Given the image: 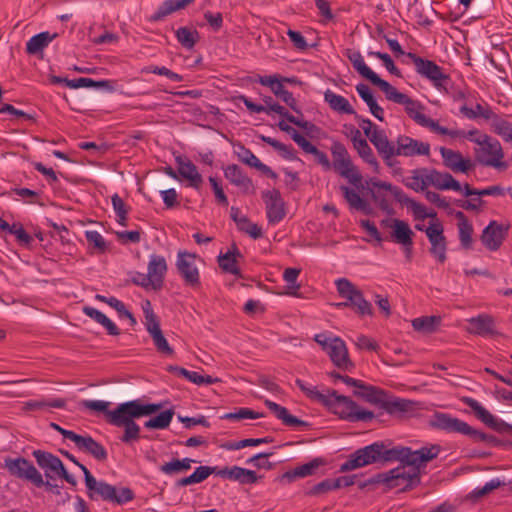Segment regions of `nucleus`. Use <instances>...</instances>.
<instances>
[{"label": "nucleus", "mask_w": 512, "mask_h": 512, "mask_svg": "<svg viewBox=\"0 0 512 512\" xmlns=\"http://www.w3.org/2000/svg\"><path fill=\"white\" fill-rule=\"evenodd\" d=\"M439 452L438 445L422 447L414 451L402 446L386 447V466L399 461L396 467L386 472V489L396 488L404 491L419 482L420 466L436 458Z\"/></svg>", "instance_id": "1"}, {"label": "nucleus", "mask_w": 512, "mask_h": 512, "mask_svg": "<svg viewBox=\"0 0 512 512\" xmlns=\"http://www.w3.org/2000/svg\"><path fill=\"white\" fill-rule=\"evenodd\" d=\"M80 406L103 413L112 426L123 427L124 433L120 440L125 444H132L140 439V426L135 419L152 415L162 408L161 404H143L139 400L121 403L114 410H109L110 403L102 400H83Z\"/></svg>", "instance_id": "2"}, {"label": "nucleus", "mask_w": 512, "mask_h": 512, "mask_svg": "<svg viewBox=\"0 0 512 512\" xmlns=\"http://www.w3.org/2000/svg\"><path fill=\"white\" fill-rule=\"evenodd\" d=\"M386 100L404 107L407 115L413 119L418 125L429 129L436 134H450L448 128L439 125L436 120H433L425 115L424 106L418 101L413 100L407 94L400 92L396 87L386 81ZM451 135H457L452 132Z\"/></svg>", "instance_id": "3"}, {"label": "nucleus", "mask_w": 512, "mask_h": 512, "mask_svg": "<svg viewBox=\"0 0 512 512\" xmlns=\"http://www.w3.org/2000/svg\"><path fill=\"white\" fill-rule=\"evenodd\" d=\"M430 427L448 433H460L469 436L474 442L494 443L495 437L474 429L468 423L447 413L435 412L429 419Z\"/></svg>", "instance_id": "4"}, {"label": "nucleus", "mask_w": 512, "mask_h": 512, "mask_svg": "<svg viewBox=\"0 0 512 512\" xmlns=\"http://www.w3.org/2000/svg\"><path fill=\"white\" fill-rule=\"evenodd\" d=\"M323 405L339 418L350 422L368 421L374 417L373 412L360 409L350 398L339 395L334 390L327 391Z\"/></svg>", "instance_id": "5"}, {"label": "nucleus", "mask_w": 512, "mask_h": 512, "mask_svg": "<svg viewBox=\"0 0 512 512\" xmlns=\"http://www.w3.org/2000/svg\"><path fill=\"white\" fill-rule=\"evenodd\" d=\"M475 144L477 147L474 149V155L478 163L500 170L507 168L503 148L497 139L489 135L480 136V138L475 139Z\"/></svg>", "instance_id": "6"}, {"label": "nucleus", "mask_w": 512, "mask_h": 512, "mask_svg": "<svg viewBox=\"0 0 512 512\" xmlns=\"http://www.w3.org/2000/svg\"><path fill=\"white\" fill-rule=\"evenodd\" d=\"M5 467L9 473L17 478L31 482L36 487L45 486L47 490L59 495L60 489L58 485L52 484L48 479L44 481L42 474L27 459L19 457L16 459H6Z\"/></svg>", "instance_id": "7"}, {"label": "nucleus", "mask_w": 512, "mask_h": 512, "mask_svg": "<svg viewBox=\"0 0 512 512\" xmlns=\"http://www.w3.org/2000/svg\"><path fill=\"white\" fill-rule=\"evenodd\" d=\"M339 295L345 299L344 302L336 304V307H349L360 316L370 315L372 306L363 297L362 292L348 279L340 278L335 281Z\"/></svg>", "instance_id": "8"}, {"label": "nucleus", "mask_w": 512, "mask_h": 512, "mask_svg": "<svg viewBox=\"0 0 512 512\" xmlns=\"http://www.w3.org/2000/svg\"><path fill=\"white\" fill-rule=\"evenodd\" d=\"M32 455L38 466L44 470L47 479L54 480L56 477H61L72 486L77 484L75 477L68 473L63 462L57 456L43 450H34Z\"/></svg>", "instance_id": "9"}, {"label": "nucleus", "mask_w": 512, "mask_h": 512, "mask_svg": "<svg viewBox=\"0 0 512 512\" xmlns=\"http://www.w3.org/2000/svg\"><path fill=\"white\" fill-rule=\"evenodd\" d=\"M429 154V143L413 139L409 136H399L396 142L386 140V159L395 155L411 157L415 155L428 156Z\"/></svg>", "instance_id": "10"}, {"label": "nucleus", "mask_w": 512, "mask_h": 512, "mask_svg": "<svg viewBox=\"0 0 512 512\" xmlns=\"http://www.w3.org/2000/svg\"><path fill=\"white\" fill-rule=\"evenodd\" d=\"M331 153L333 156L331 165L334 170L353 185L361 183L362 177L353 165L345 146L340 142H334L331 146Z\"/></svg>", "instance_id": "11"}, {"label": "nucleus", "mask_w": 512, "mask_h": 512, "mask_svg": "<svg viewBox=\"0 0 512 512\" xmlns=\"http://www.w3.org/2000/svg\"><path fill=\"white\" fill-rule=\"evenodd\" d=\"M384 456V443L375 442L360 448L350 455L349 459L340 466L341 472L351 471L377 462Z\"/></svg>", "instance_id": "12"}, {"label": "nucleus", "mask_w": 512, "mask_h": 512, "mask_svg": "<svg viewBox=\"0 0 512 512\" xmlns=\"http://www.w3.org/2000/svg\"><path fill=\"white\" fill-rule=\"evenodd\" d=\"M144 311V317H145V327L149 335L151 336L153 340V344L156 348V350L166 356H171L174 354V350L167 342L161 327L160 322L157 317V315L153 312L151 308V304L149 301L146 302L145 306L143 307Z\"/></svg>", "instance_id": "13"}, {"label": "nucleus", "mask_w": 512, "mask_h": 512, "mask_svg": "<svg viewBox=\"0 0 512 512\" xmlns=\"http://www.w3.org/2000/svg\"><path fill=\"white\" fill-rule=\"evenodd\" d=\"M407 58L413 62L416 72L430 80L436 88L443 87L448 80V75L435 62L423 59L411 52L407 53Z\"/></svg>", "instance_id": "14"}, {"label": "nucleus", "mask_w": 512, "mask_h": 512, "mask_svg": "<svg viewBox=\"0 0 512 512\" xmlns=\"http://www.w3.org/2000/svg\"><path fill=\"white\" fill-rule=\"evenodd\" d=\"M195 260V254L179 251L176 261L177 270L185 284L193 288L200 286V276Z\"/></svg>", "instance_id": "15"}, {"label": "nucleus", "mask_w": 512, "mask_h": 512, "mask_svg": "<svg viewBox=\"0 0 512 512\" xmlns=\"http://www.w3.org/2000/svg\"><path fill=\"white\" fill-rule=\"evenodd\" d=\"M439 153L442 157L443 165L453 173L468 174L475 166L470 158L464 157L459 151L440 147Z\"/></svg>", "instance_id": "16"}, {"label": "nucleus", "mask_w": 512, "mask_h": 512, "mask_svg": "<svg viewBox=\"0 0 512 512\" xmlns=\"http://www.w3.org/2000/svg\"><path fill=\"white\" fill-rule=\"evenodd\" d=\"M390 228L392 241L403 247L406 258L410 260L412 256L414 232L408 223L399 219H393Z\"/></svg>", "instance_id": "17"}, {"label": "nucleus", "mask_w": 512, "mask_h": 512, "mask_svg": "<svg viewBox=\"0 0 512 512\" xmlns=\"http://www.w3.org/2000/svg\"><path fill=\"white\" fill-rule=\"evenodd\" d=\"M443 232V226L439 222L431 223L425 229L426 236L431 244L430 253L440 263H444L446 261L447 245Z\"/></svg>", "instance_id": "18"}, {"label": "nucleus", "mask_w": 512, "mask_h": 512, "mask_svg": "<svg viewBox=\"0 0 512 512\" xmlns=\"http://www.w3.org/2000/svg\"><path fill=\"white\" fill-rule=\"evenodd\" d=\"M266 204V213L269 223L277 224L286 215L285 203L277 189L267 190L262 193Z\"/></svg>", "instance_id": "19"}, {"label": "nucleus", "mask_w": 512, "mask_h": 512, "mask_svg": "<svg viewBox=\"0 0 512 512\" xmlns=\"http://www.w3.org/2000/svg\"><path fill=\"white\" fill-rule=\"evenodd\" d=\"M509 226L491 221L481 234L483 245L490 251L498 250L506 238Z\"/></svg>", "instance_id": "20"}, {"label": "nucleus", "mask_w": 512, "mask_h": 512, "mask_svg": "<svg viewBox=\"0 0 512 512\" xmlns=\"http://www.w3.org/2000/svg\"><path fill=\"white\" fill-rule=\"evenodd\" d=\"M99 495L104 501L124 504L134 499V493L130 488H121L119 491L115 486L110 485L104 481H99L98 487L94 494Z\"/></svg>", "instance_id": "21"}, {"label": "nucleus", "mask_w": 512, "mask_h": 512, "mask_svg": "<svg viewBox=\"0 0 512 512\" xmlns=\"http://www.w3.org/2000/svg\"><path fill=\"white\" fill-rule=\"evenodd\" d=\"M167 269V262L163 256L155 254L150 256L147 274L153 281V290L157 291L162 288Z\"/></svg>", "instance_id": "22"}, {"label": "nucleus", "mask_w": 512, "mask_h": 512, "mask_svg": "<svg viewBox=\"0 0 512 512\" xmlns=\"http://www.w3.org/2000/svg\"><path fill=\"white\" fill-rule=\"evenodd\" d=\"M73 442L80 451L92 455L96 460L105 461L107 459V451L105 447L94 440L91 436H82L77 434Z\"/></svg>", "instance_id": "23"}, {"label": "nucleus", "mask_w": 512, "mask_h": 512, "mask_svg": "<svg viewBox=\"0 0 512 512\" xmlns=\"http://www.w3.org/2000/svg\"><path fill=\"white\" fill-rule=\"evenodd\" d=\"M326 353L329 355L333 364L338 368L348 370L352 367V362L349 359L346 345L340 338H333V343Z\"/></svg>", "instance_id": "24"}, {"label": "nucleus", "mask_w": 512, "mask_h": 512, "mask_svg": "<svg viewBox=\"0 0 512 512\" xmlns=\"http://www.w3.org/2000/svg\"><path fill=\"white\" fill-rule=\"evenodd\" d=\"M224 176L231 184L239 187L244 192H254V186L251 179L238 165L231 164L224 168Z\"/></svg>", "instance_id": "25"}, {"label": "nucleus", "mask_w": 512, "mask_h": 512, "mask_svg": "<svg viewBox=\"0 0 512 512\" xmlns=\"http://www.w3.org/2000/svg\"><path fill=\"white\" fill-rule=\"evenodd\" d=\"M176 162L179 175L189 181V186L199 189L203 183V178L192 161L183 157H177Z\"/></svg>", "instance_id": "26"}, {"label": "nucleus", "mask_w": 512, "mask_h": 512, "mask_svg": "<svg viewBox=\"0 0 512 512\" xmlns=\"http://www.w3.org/2000/svg\"><path fill=\"white\" fill-rule=\"evenodd\" d=\"M431 186L442 191L453 190L463 193V186L450 173L431 168Z\"/></svg>", "instance_id": "27"}, {"label": "nucleus", "mask_w": 512, "mask_h": 512, "mask_svg": "<svg viewBox=\"0 0 512 512\" xmlns=\"http://www.w3.org/2000/svg\"><path fill=\"white\" fill-rule=\"evenodd\" d=\"M353 68L364 78L369 80L372 84L377 85L384 90V80L374 73L365 63L363 57L359 52H352L348 56Z\"/></svg>", "instance_id": "28"}, {"label": "nucleus", "mask_w": 512, "mask_h": 512, "mask_svg": "<svg viewBox=\"0 0 512 512\" xmlns=\"http://www.w3.org/2000/svg\"><path fill=\"white\" fill-rule=\"evenodd\" d=\"M405 184L416 192H426L427 188L431 186V168L413 170L411 175L405 179Z\"/></svg>", "instance_id": "29"}, {"label": "nucleus", "mask_w": 512, "mask_h": 512, "mask_svg": "<svg viewBox=\"0 0 512 512\" xmlns=\"http://www.w3.org/2000/svg\"><path fill=\"white\" fill-rule=\"evenodd\" d=\"M195 0H165L157 10L150 16L151 22H158L164 20L172 13L184 9Z\"/></svg>", "instance_id": "30"}, {"label": "nucleus", "mask_w": 512, "mask_h": 512, "mask_svg": "<svg viewBox=\"0 0 512 512\" xmlns=\"http://www.w3.org/2000/svg\"><path fill=\"white\" fill-rule=\"evenodd\" d=\"M455 217L458 220L457 227L460 244L462 248L470 250L473 246V226L463 212L457 211Z\"/></svg>", "instance_id": "31"}, {"label": "nucleus", "mask_w": 512, "mask_h": 512, "mask_svg": "<svg viewBox=\"0 0 512 512\" xmlns=\"http://www.w3.org/2000/svg\"><path fill=\"white\" fill-rule=\"evenodd\" d=\"M230 216L240 231L248 234L253 239H258L262 236L261 228L257 224L252 223L245 215H241L238 208L231 207Z\"/></svg>", "instance_id": "32"}, {"label": "nucleus", "mask_w": 512, "mask_h": 512, "mask_svg": "<svg viewBox=\"0 0 512 512\" xmlns=\"http://www.w3.org/2000/svg\"><path fill=\"white\" fill-rule=\"evenodd\" d=\"M467 331L471 334L488 336L494 333V321L489 315L482 314L468 320Z\"/></svg>", "instance_id": "33"}, {"label": "nucleus", "mask_w": 512, "mask_h": 512, "mask_svg": "<svg viewBox=\"0 0 512 512\" xmlns=\"http://www.w3.org/2000/svg\"><path fill=\"white\" fill-rule=\"evenodd\" d=\"M242 255L239 249L235 244L232 245V248L228 250L225 254H221L218 256V264L219 267L230 274L241 276L240 270L237 266V259L241 258Z\"/></svg>", "instance_id": "34"}, {"label": "nucleus", "mask_w": 512, "mask_h": 512, "mask_svg": "<svg viewBox=\"0 0 512 512\" xmlns=\"http://www.w3.org/2000/svg\"><path fill=\"white\" fill-rule=\"evenodd\" d=\"M264 403H265L266 407L279 420H281L284 425L289 426V427H297V426H306L307 425L306 422H304V421L298 419L297 417L291 415L289 413V411L285 407H283V406H281V405H279V404H277V403H275V402H273L271 400H265Z\"/></svg>", "instance_id": "35"}, {"label": "nucleus", "mask_w": 512, "mask_h": 512, "mask_svg": "<svg viewBox=\"0 0 512 512\" xmlns=\"http://www.w3.org/2000/svg\"><path fill=\"white\" fill-rule=\"evenodd\" d=\"M57 33L41 32L31 37L26 43V52L30 55L41 53L56 37Z\"/></svg>", "instance_id": "36"}, {"label": "nucleus", "mask_w": 512, "mask_h": 512, "mask_svg": "<svg viewBox=\"0 0 512 512\" xmlns=\"http://www.w3.org/2000/svg\"><path fill=\"white\" fill-rule=\"evenodd\" d=\"M325 464V461L322 458H314L308 463L300 465L294 468L291 471H287L283 477L288 478L290 481L296 478H304L307 476L314 475L316 470Z\"/></svg>", "instance_id": "37"}, {"label": "nucleus", "mask_w": 512, "mask_h": 512, "mask_svg": "<svg viewBox=\"0 0 512 512\" xmlns=\"http://www.w3.org/2000/svg\"><path fill=\"white\" fill-rule=\"evenodd\" d=\"M340 189L351 209L361 211L365 214H368L370 212L369 203L360 196L359 192L347 186H341Z\"/></svg>", "instance_id": "38"}, {"label": "nucleus", "mask_w": 512, "mask_h": 512, "mask_svg": "<svg viewBox=\"0 0 512 512\" xmlns=\"http://www.w3.org/2000/svg\"><path fill=\"white\" fill-rule=\"evenodd\" d=\"M324 100L328 103L329 107L332 110L338 113L349 115L355 113L353 107L350 105L349 101L345 97L335 94L333 91L329 89L326 90L324 93Z\"/></svg>", "instance_id": "39"}, {"label": "nucleus", "mask_w": 512, "mask_h": 512, "mask_svg": "<svg viewBox=\"0 0 512 512\" xmlns=\"http://www.w3.org/2000/svg\"><path fill=\"white\" fill-rule=\"evenodd\" d=\"M414 409V402L406 399L388 397L386 395V413L390 415L402 416L412 412Z\"/></svg>", "instance_id": "40"}, {"label": "nucleus", "mask_w": 512, "mask_h": 512, "mask_svg": "<svg viewBox=\"0 0 512 512\" xmlns=\"http://www.w3.org/2000/svg\"><path fill=\"white\" fill-rule=\"evenodd\" d=\"M352 142L354 148L358 151L359 155L366 162H368L369 164L374 166L375 169H377L379 165L372 155L371 148L369 147L367 141L362 137L361 132L357 129L354 131Z\"/></svg>", "instance_id": "41"}, {"label": "nucleus", "mask_w": 512, "mask_h": 512, "mask_svg": "<svg viewBox=\"0 0 512 512\" xmlns=\"http://www.w3.org/2000/svg\"><path fill=\"white\" fill-rule=\"evenodd\" d=\"M463 402L473 410L476 417L483 423L490 427L496 426L497 420L495 416H493L487 409H485L477 400L470 397H465Z\"/></svg>", "instance_id": "42"}, {"label": "nucleus", "mask_w": 512, "mask_h": 512, "mask_svg": "<svg viewBox=\"0 0 512 512\" xmlns=\"http://www.w3.org/2000/svg\"><path fill=\"white\" fill-rule=\"evenodd\" d=\"M175 36L181 46L188 50H191L200 39L198 31L189 27L178 28Z\"/></svg>", "instance_id": "43"}, {"label": "nucleus", "mask_w": 512, "mask_h": 512, "mask_svg": "<svg viewBox=\"0 0 512 512\" xmlns=\"http://www.w3.org/2000/svg\"><path fill=\"white\" fill-rule=\"evenodd\" d=\"M66 86L72 89L77 88H106L108 91L112 92L114 87L111 85V82L108 80H100L95 81L91 78H77L72 79L71 81H66Z\"/></svg>", "instance_id": "44"}, {"label": "nucleus", "mask_w": 512, "mask_h": 512, "mask_svg": "<svg viewBox=\"0 0 512 512\" xmlns=\"http://www.w3.org/2000/svg\"><path fill=\"white\" fill-rule=\"evenodd\" d=\"M492 132L502 137L507 142H512V124L498 116L496 113L490 120Z\"/></svg>", "instance_id": "45"}, {"label": "nucleus", "mask_w": 512, "mask_h": 512, "mask_svg": "<svg viewBox=\"0 0 512 512\" xmlns=\"http://www.w3.org/2000/svg\"><path fill=\"white\" fill-rule=\"evenodd\" d=\"M460 113L468 119H477L479 117L486 120H491L495 112L488 106H483L479 103L474 108H469L465 103L460 107Z\"/></svg>", "instance_id": "46"}, {"label": "nucleus", "mask_w": 512, "mask_h": 512, "mask_svg": "<svg viewBox=\"0 0 512 512\" xmlns=\"http://www.w3.org/2000/svg\"><path fill=\"white\" fill-rule=\"evenodd\" d=\"M194 462L196 461L190 458L173 459L170 462L164 463L160 467V471L166 475L179 474L188 471Z\"/></svg>", "instance_id": "47"}, {"label": "nucleus", "mask_w": 512, "mask_h": 512, "mask_svg": "<svg viewBox=\"0 0 512 512\" xmlns=\"http://www.w3.org/2000/svg\"><path fill=\"white\" fill-rule=\"evenodd\" d=\"M360 127L363 129L369 140L375 145L379 154H384V139L377 131L376 126L369 119H365L360 123Z\"/></svg>", "instance_id": "48"}, {"label": "nucleus", "mask_w": 512, "mask_h": 512, "mask_svg": "<svg viewBox=\"0 0 512 512\" xmlns=\"http://www.w3.org/2000/svg\"><path fill=\"white\" fill-rule=\"evenodd\" d=\"M441 322L437 316H423L412 320V326L415 330L423 333L434 332Z\"/></svg>", "instance_id": "49"}, {"label": "nucleus", "mask_w": 512, "mask_h": 512, "mask_svg": "<svg viewBox=\"0 0 512 512\" xmlns=\"http://www.w3.org/2000/svg\"><path fill=\"white\" fill-rule=\"evenodd\" d=\"M301 269L299 268H286L283 273V279L287 283L286 294L298 297V290L300 284L297 283V278L300 275Z\"/></svg>", "instance_id": "50"}, {"label": "nucleus", "mask_w": 512, "mask_h": 512, "mask_svg": "<svg viewBox=\"0 0 512 512\" xmlns=\"http://www.w3.org/2000/svg\"><path fill=\"white\" fill-rule=\"evenodd\" d=\"M356 396H359L370 403H382L384 402V392L375 389L373 386H366L363 383L358 390L354 391Z\"/></svg>", "instance_id": "51"}, {"label": "nucleus", "mask_w": 512, "mask_h": 512, "mask_svg": "<svg viewBox=\"0 0 512 512\" xmlns=\"http://www.w3.org/2000/svg\"><path fill=\"white\" fill-rule=\"evenodd\" d=\"M174 416V411L169 409L161 412L156 417L150 418L144 423L147 429H165L167 428Z\"/></svg>", "instance_id": "52"}, {"label": "nucleus", "mask_w": 512, "mask_h": 512, "mask_svg": "<svg viewBox=\"0 0 512 512\" xmlns=\"http://www.w3.org/2000/svg\"><path fill=\"white\" fill-rule=\"evenodd\" d=\"M111 201H112L113 209L117 216V222L122 226H126L127 220H128L129 208L127 207V205L125 204L123 199L118 194H114L111 197Z\"/></svg>", "instance_id": "53"}, {"label": "nucleus", "mask_w": 512, "mask_h": 512, "mask_svg": "<svg viewBox=\"0 0 512 512\" xmlns=\"http://www.w3.org/2000/svg\"><path fill=\"white\" fill-rule=\"evenodd\" d=\"M463 194L469 196H499L504 194V189L500 186L494 185L481 190L471 188L469 184L463 186Z\"/></svg>", "instance_id": "54"}, {"label": "nucleus", "mask_w": 512, "mask_h": 512, "mask_svg": "<svg viewBox=\"0 0 512 512\" xmlns=\"http://www.w3.org/2000/svg\"><path fill=\"white\" fill-rule=\"evenodd\" d=\"M503 485H505L504 482L500 481L498 478H494V479L490 480L489 482H487L483 487L475 488L469 494L468 497L470 499L477 500L479 498H482V497L488 495L489 493H491L492 491H494L495 489H497Z\"/></svg>", "instance_id": "55"}, {"label": "nucleus", "mask_w": 512, "mask_h": 512, "mask_svg": "<svg viewBox=\"0 0 512 512\" xmlns=\"http://www.w3.org/2000/svg\"><path fill=\"white\" fill-rule=\"evenodd\" d=\"M274 94L277 97H279L283 102H285L293 111H295L298 114H301V111L297 107V101L294 98L293 94L289 92L282 83L276 86Z\"/></svg>", "instance_id": "56"}, {"label": "nucleus", "mask_w": 512, "mask_h": 512, "mask_svg": "<svg viewBox=\"0 0 512 512\" xmlns=\"http://www.w3.org/2000/svg\"><path fill=\"white\" fill-rule=\"evenodd\" d=\"M262 414H259L248 408H240L236 412H229L222 416V419L239 421L243 419H257L262 417Z\"/></svg>", "instance_id": "57"}, {"label": "nucleus", "mask_w": 512, "mask_h": 512, "mask_svg": "<svg viewBox=\"0 0 512 512\" xmlns=\"http://www.w3.org/2000/svg\"><path fill=\"white\" fill-rule=\"evenodd\" d=\"M142 72L162 75V76L169 78L170 80H172L174 82L183 81V77L180 74L175 73L164 66L159 67V66H155V65H150V66L145 67L142 70Z\"/></svg>", "instance_id": "58"}, {"label": "nucleus", "mask_w": 512, "mask_h": 512, "mask_svg": "<svg viewBox=\"0 0 512 512\" xmlns=\"http://www.w3.org/2000/svg\"><path fill=\"white\" fill-rule=\"evenodd\" d=\"M335 490L334 480L333 479H325L313 487H311L307 492L306 495L308 496H319L326 494L330 491Z\"/></svg>", "instance_id": "59"}, {"label": "nucleus", "mask_w": 512, "mask_h": 512, "mask_svg": "<svg viewBox=\"0 0 512 512\" xmlns=\"http://www.w3.org/2000/svg\"><path fill=\"white\" fill-rule=\"evenodd\" d=\"M107 304L110 307L114 308L118 312L120 317L128 318L130 320L131 325L136 324V319L134 318L132 313L126 309L122 301L118 300L115 297H109V301H107Z\"/></svg>", "instance_id": "60"}, {"label": "nucleus", "mask_w": 512, "mask_h": 512, "mask_svg": "<svg viewBox=\"0 0 512 512\" xmlns=\"http://www.w3.org/2000/svg\"><path fill=\"white\" fill-rule=\"evenodd\" d=\"M86 240L89 244L93 245L99 252H104L107 249L106 241L103 236L97 231H86Z\"/></svg>", "instance_id": "61"}, {"label": "nucleus", "mask_w": 512, "mask_h": 512, "mask_svg": "<svg viewBox=\"0 0 512 512\" xmlns=\"http://www.w3.org/2000/svg\"><path fill=\"white\" fill-rule=\"evenodd\" d=\"M297 386L312 400L324 403L326 394L319 392L316 387H307L303 381L297 379Z\"/></svg>", "instance_id": "62"}, {"label": "nucleus", "mask_w": 512, "mask_h": 512, "mask_svg": "<svg viewBox=\"0 0 512 512\" xmlns=\"http://www.w3.org/2000/svg\"><path fill=\"white\" fill-rule=\"evenodd\" d=\"M209 182L212 186L213 192L215 194L217 202L222 206L228 205V198L226 194L224 193V190L221 186V183L217 180V178L210 176Z\"/></svg>", "instance_id": "63"}, {"label": "nucleus", "mask_w": 512, "mask_h": 512, "mask_svg": "<svg viewBox=\"0 0 512 512\" xmlns=\"http://www.w3.org/2000/svg\"><path fill=\"white\" fill-rule=\"evenodd\" d=\"M237 482L240 484H254L259 480V476L255 471L238 467Z\"/></svg>", "instance_id": "64"}]
</instances>
